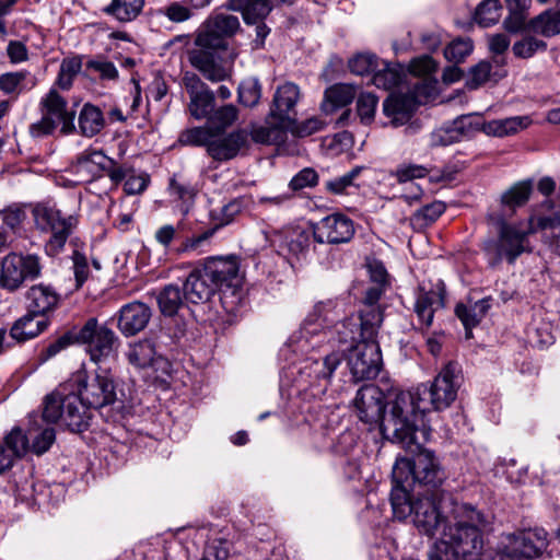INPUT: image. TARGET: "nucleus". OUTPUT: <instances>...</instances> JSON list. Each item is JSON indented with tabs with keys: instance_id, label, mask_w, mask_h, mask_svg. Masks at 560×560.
Masks as SVG:
<instances>
[{
	"instance_id": "3",
	"label": "nucleus",
	"mask_w": 560,
	"mask_h": 560,
	"mask_svg": "<svg viewBox=\"0 0 560 560\" xmlns=\"http://www.w3.org/2000/svg\"><path fill=\"white\" fill-rule=\"evenodd\" d=\"M240 27L238 18L226 13L212 14L200 26L195 46L188 51V60L207 80L221 82L228 77L225 69L219 63L220 52L228 49V39Z\"/></svg>"
},
{
	"instance_id": "16",
	"label": "nucleus",
	"mask_w": 560,
	"mask_h": 560,
	"mask_svg": "<svg viewBox=\"0 0 560 560\" xmlns=\"http://www.w3.org/2000/svg\"><path fill=\"white\" fill-rule=\"evenodd\" d=\"M384 293V287L381 284H372L365 290L363 298V306L359 312L357 319H348L338 326L342 329L362 328L363 334L371 338L377 336L378 328L383 322V313L377 304Z\"/></svg>"
},
{
	"instance_id": "44",
	"label": "nucleus",
	"mask_w": 560,
	"mask_h": 560,
	"mask_svg": "<svg viewBox=\"0 0 560 560\" xmlns=\"http://www.w3.org/2000/svg\"><path fill=\"white\" fill-rule=\"evenodd\" d=\"M525 547L521 532L513 533L504 537L499 547V553L508 560H528Z\"/></svg>"
},
{
	"instance_id": "7",
	"label": "nucleus",
	"mask_w": 560,
	"mask_h": 560,
	"mask_svg": "<svg viewBox=\"0 0 560 560\" xmlns=\"http://www.w3.org/2000/svg\"><path fill=\"white\" fill-rule=\"evenodd\" d=\"M337 332L340 335V342L351 341L348 354V365L355 381L371 380L378 375L382 363V354L376 342V336L369 338L363 334L362 328H348L342 329L337 327Z\"/></svg>"
},
{
	"instance_id": "49",
	"label": "nucleus",
	"mask_w": 560,
	"mask_h": 560,
	"mask_svg": "<svg viewBox=\"0 0 560 560\" xmlns=\"http://www.w3.org/2000/svg\"><path fill=\"white\" fill-rule=\"evenodd\" d=\"M213 135L211 127H194L180 132L178 141L184 145L206 147L208 150Z\"/></svg>"
},
{
	"instance_id": "2",
	"label": "nucleus",
	"mask_w": 560,
	"mask_h": 560,
	"mask_svg": "<svg viewBox=\"0 0 560 560\" xmlns=\"http://www.w3.org/2000/svg\"><path fill=\"white\" fill-rule=\"evenodd\" d=\"M462 381L459 364L448 362L429 386L420 385L413 392L398 393L384 422L385 431L393 432L408 448L428 442L430 428L423 423V415L447 409L456 400Z\"/></svg>"
},
{
	"instance_id": "50",
	"label": "nucleus",
	"mask_w": 560,
	"mask_h": 560,
	"mask_svg": "<svg viewBox=\"0 0 560 560\" xmlns=\"http://www.w3.org/2000/svg\"><path fill=\"white\" fill-rule=\"evenodd\" d=\"M341 363V355L337 352L325 355L322 360L312 361L310 369L318 380L330 381L335 370Z\"/></svg>"
},
{
	"instance_id": "63",
	"label": "nucleus",
	"mask_w": 560,
	"mask_h": 560,
	"mask_svg": "<svg viewBox=\"0 0 560 560\" xmlns=\"http://www.w3.org/2000/svg\"><path fill=\"white\" fill-rule=\"evenodd\" d=\"M547 44L533 36H527L513 45V52L520 58H530L536 51L545 50Z\"/></svg>"
},
{
	"instance_id": "9",
	"label": "nucleus",
	"mask_w": 560,
	"mask_h": 560,
	"mask_svg": "<svg viewBox=\"0 0 560 560\" xmlns=\"http://www.w3.org/2000/svg\"><path fill=\"white\" fill-rule=\"evenodd\" d=\"M32 215L37 230L49 233L50 237L45 244L49 256H56L63 250L65 245L78 224L75 217L63 214L49 203L39 202L32 209Z\"/></svg>"
},
{
	"instance_id": "55",
	"label": "nucleus",
	"mask_w": 560,
	"mask_h": 560,
	"mask_svg": "<svg viewBox=\"0 0 560 560\" xmlns=\"http://www.w3.org/2000/svg\"><path fill=\"white\" fill-rule=\"evenodd\" d=\"M472 42L469 38H457L450 43L444 49V56L448 61L459 63L471 54Z\"/></svg>"
},
{
	"instance_id": "56",
	"label": "nucleus",
	"mask_w": 560,
	"mask_h": 560,
	"mask_svg": "<svg viewBox=\"0 0 560 560\" xmlns=\"http://www.w3.org/2000/svg\"><path fill=\"white\" fill-rule=\"evenodd\" d=\"M378 98L372 93H361L357 100V114L361 122L369 125L374 120Z\"/></svg>"
},
{
	"instance_id": "6",
	"label": "nucleus",
	"mask_w": 560,
	"mask_h": 560,
	"mask_svg": "<svg viewBox=\"0 0 560 560\" xmlns=\"http://www.w3.org/2000/svg\"><path fill=\"white\" fill-rule=\"evenodd\" d=\"M205 276L211 280L214 289L220 292L223 308L235 314L244 301L240 259L234 256L208 257L200 262Z\"/></svg>"
},
{
	"instance_id": "4",
	"label": "nucleus",
	"mask_w": 560,
	"mask_h": 560,
	"mask_svg": "<svg viewBox=\"0 0 560 560\" xmlns=\"http://www.w3.org/2000/svg\"><path fill=\"white\" fill-rule=\"evenodd\" d=\"M487 222L494 228L495 236L485 240L481 249L491 268H497L503 260L514 265L523 254L533 252L529 236L537 233L536 213L526 223H512L504 211H490Z\"/></svg>"
},
{
	"instance_id": "31",
	"label": "nucleus",
	"mask_w": 560,
	"mask_h": 560,
	"mask_svg": "<svg viewBox=\"0 0 560 560\" xmlns=\"http://www.w3.org/2000/svg\"><path fill=\"white\" fill-rule=\"evenodd\" d=\"M289 126L281 125L279 120H273L268 115L266 125L253 126L250 137L253 141L260 144H280L285 141Z\"/></svg>"
},
{
	"instance_id": "42",
	"label": "nucleus",
	"mask_w": 560,
	"mask_h": 560,
	"mask_svg": "<svg viewBox=\"0 0 560 560\" xmlns=\"http://www.w3.org/2000/svg\"><path fill=\"white\" fill-rule=\"evenodd\" d=\"M363 167L355 166L342 176L326 180L324 186L325 190L332 195H349L352 190H357L360 185L357 183V178L362 172Z\"/></svg>"
},
{
	"instance_id": "40",
	"label": "nucleus",
	"mask_w": 560,
	"mask_h": 560,
	"mask_svg": "<svg viewBox=\"0 0 560 560\" xmlns=\"http://www.w3.org/2000/svg\"><path fill=\"white\" fill-rule=\"evenodd\" d=\"M490 308V301L482 299L471 306L458 304L455 308L457 317L462 320L467 330L477 326Z\"/></svg>"
},
{
	"instance_id": "23",
	"label": "nucleus",
	"mask_w": 560,
	"mask_h": 560,
	"mask_svg": "<svg viewBox=\"0 0 560 560\" xmlns=\"http://www.w3.org/2000/svg\"><path fill=\"white\" fill-rule=\"evenodd\" d=\"M151 316V308L147 304L142 302L128 303L119 311L117 327L124 336H135L148 326Z\"/></svg>"
},
{
	"instance_id": "51",
	"label": "nucleus",
	"mask_w": 560,
	"mask_h": 560,
	"mask_svg": "<svg viewBox=\"0 0 560 560\" xmlns=\"http://www.w3.org/2000/svg\"><path fill=\"white\" fill-rule=\"evenodd\" d=\"M237 114V108L234 105L229 104L218 108L217 110L213 109L207 120L212 130L215 129L217 131H224L236 120Z\"/></svg>"
},
{
	"instance_id": "29",
	"label": "nucleus",
	"mask_w": 560,
	"mask_h": 560,
	"mask_svg": "<svg viewBox=\"0 0 560 560\" xmlns=\"http://www.w3.org/2000/svg\"><path fill=\"white\" fill-rule=\"evenodd\" d=\"M534 189L533 179H524L514 183L504 190L500 197L501 208L498 211H504L509 220L513 217L517 208L527 203Z\"/></svg>"
},
{
	"instance_id": "37",
	"label": "nucleus",
	"mask_w": 560,
	"mask_h": 560,
	"mask_svg": "<svg viewBox=\"0 0 560 560\" xmlns=\"http://www.w3.org/2000/svg\"><path fill=\"white\" fill-rule=\"evenodd\" d=\"M529 28L545 37H552L560 34V10H546L532 19Z\"/></svg>"
},
{
	"instance_id": "5",
	"label": "nucleus",
	"mask_w": 560,
	"mask_h": 560,
	"mask_svg": "<svg viewBox=\"0 0 560 560\" xmlns=\"http://www.w3.org/2000/svg\"><path fill=\"white\" fill-rule=\"evenodd\" d=\"M422 442L417 448H406L417 453L413 458H397L392 471L393 488L413 491L412 486L427 487L424 491L441 490L440 486L445 480V472L441 468L434 454L422 450Z\"/></svg>"
},
{
	"instance_id": "54",
	"label": "nucleus",
	"mask_w": 560,
	"mask_h": 560,
	"mask_svg": "<svg viewBox=\"0 0 560 560\" xmlns=\"http://www.w3.org/2000/svg\"><path fill=\"white\" fill-rule=\"evenodd\" d=\"M261 97V85L256 78H248L241 82L238 86V101L247 107L258 104Z\"/></svg>"
},
{
	"instance_id": "10",
	"label": "nucleus",
	"mask_w": 560,
	"mask_h": 560,
	"mask_svg": "<svg viewBox=\"0 0 560 560\" xmlns=\"http://www.w3.org/2000/svg\"><path fill=\"white\" fill-rule=\"evenodd\" d=\"M393 401L394 399L388 402V411H386L383 390L374 384H366L359 388L353 399L354 412L358 419L368 425L369 430L378 428L384 438L393 443L399 444L404 448H408L394 436L393 432L385 431L384 429V422L386 417L390 415V405Z\"/></svg>"
},
{
	"instance_id": "52",
	"label": "nucleus",
	"mask_w": 560,
	"mask_h": 560,
	"mask_svg": "<svg viewBox=\"0 0 560 560\" xmlns=\"http://www.w3.org/2000/svg\"><path fill=\"white\" fill-rule=\"evenodd\" d=\"M81 68L82 61L79 57L65 58L60 65L56 84L63 90L70 89L73 79L80 72Z\"/></svg>"
},
{
	"instance_id": "39",
	"label": "nucleus",
	"mask_w": 560,
	"mask_h": 560,
	"mask_svg": "<svg viewBox=\"0 0 560 560\" xmlns=\"http://www.w3.org/2000/svg\"><path fill=\"white\" fill-rule=\"evenodd\" d=\"M104 127V117L100 108L85 104L79 115V128L83 136L93 137Z\"/></svg>"
},
{
	"instance_id": "32",
	"label": "nucleus",
	"mask_w": 560,
	"mask_h": 560,
	"mask_svg": "<svg viewBox=\"0 0 560 560\" xmlns=\"http://www.w3.org/2000/svg\"><path fill=\"white\" fill-rule=\"evenodd\" d=\"M37 316L40 315L27 311V314L19 318L11 327V337L19 342H23L42 334L47 328L48 323L45 319L36 320Z\"/></svg>"
},
{
	"instance_id": "61",
	"label": "nucleus",
	"mask_w": 560,
	"mask_h": 560,
	"mask_svg": "<svg viewBox=\"0 0 560 560\" xmlns=\"http://www.w3.org/2000/svg\"><path fill=\"white\" fill-rule=\"evenodd\" d=\"M28 434L32 439V445H30V448L37 455H42L47 452L56 439V432L54 428H45L40 432H34L30 430Z\"/></svg>"
},
{
	"instance_id": "28",
	"label": "nucleus",
	"mask_w": 560,
	"mask_h": 560,
	"mask_svg": "<svg viewBox=\"0 0 560 560\" xmlns=\"http://www.w3.org/2000/svg\"><path fill=\"white\" fill-rule=\"evenodd\" d=\"M217 292L211 280L205 276L201 264H198L188 275L184 283V296L187 301L205 303Z\"/></svg>"
},
{
	"instance_id": "12",
	"label": "nucleus",
	"mask_w": 560,
	"mask_h": 560,
	"mask_svg": "<svg viewBox=\"0 0 560 560\" xmlns=\"http://www.w3.org/2000/svg\"><path fill=\"white\" fill-rule=\"evenodd\" d=\"M69 172L81 183L94 182L107 175L114 185L120 184L127 176L125 166L107 156L103 151L88 148L79 153L71 163Z\"/></svg>"
},
{
	"instance_id": "18",
	"label": "nucleus",
	"mask_w": 560,
	"mask_h": 560,
	"mask_svg": "<svg viewBox=\"0 0 560 560\" xmlns=\"http://www.w3.org/2000/svg\"><path fill=\"white\" fill-rule=\"evenodd\" d=\"M353 221L342 213H332L314 225L313 236L320 244H345L354 235Z\"/></svg>"
},
{
	"instance_id": "25",
	"label": "nucleus",
	"mask_w": 560,
	"mask_h": 560,
	"mask_svg": "<svg viewBox=\"0 0 560 560\" xmlns=\"http://www.w3.org/2000/svg\"><path fill=\"white\" fill-rule=\"evenodd\" d=\"M549 213H536L537 232H544L546 244L560 256V206L555 207L551 201L542 205Z\"/></svg>"
},
{
	"instance_id": "34",
	"label": "nucleus",
	"mask_w": 560,
	"mask_h": 560,
	"mask_svg": "<svg viewBox=\"0 0 560 560\" xmlns=\"http://www.w3.org/2000/svg\"><path fill=\"white\" fill-rule=\"evenodd\" d=\"M240 211V203L237 201H232L225 205L222 208L223 219L222 222L215 225L213 229H210L198 236L186 238L180 246L177 248L178 253H190L196 252L202 243L208 241L217 231L219 226L229 224L234 215Z\"/></svg>"
},
{
	"instance_id": "45",
	"label": "nucleus",
	"mask_w": 560,
	"mask_h": 560,
	"mask_svg": "<svg viewBox=\"0 0 560 560\" xmlns=\"http://www.w3.org/2000/svg\"><path fill=\"white\" fill-rule=\"evenodd\" d=\"M159 307L165 316H173L183 305L182 291L178 285L167 284L158 295Z\"/></svg>"
},
{
	"instance_id": "22",
	"label": "nucleus",
	"mask_w": 560,
	"mask_h": 560,
	"mask_svg": "<svg viewBox=\"0 0 560 560\" xmlns=\"http://www.w3.org/2000/svg\"><path fill=\"white\" fill-rule=\"evenodd\" d=\"M247 147L248 133L240 129L221 137L213 135L211 143H209L208 154L214 161L223 162L234 159Z\"/></svg>"
},
{
	"instance_id": "60",
	"label": "nucleus",
	"mask_w": 560,
	"mask_h": 560,
	"mask_svg": "<svg viewBox=\"0 0 560 560\" xmlns=\"http://www.w3.org/2000/svg\"><path fill=\"white\" fill-rule=\"evenodd\" d=\"M85 68L96 72L103 81H116L119 77L116 66L104 57H96L89 60Z\"/></svg>"
},
{
	"instance_id": "11",
	"label": "nucleus",
	"mask_w": 560,
	"mask_h": 560,
	"mask_svg": "<svg viewBox=\"0 0 560 560\" xmlns=\"http://www.w3.org/2000/svg\"><path fill=\"white\" fill-rule=\"evenodd\" d=\"M42 118L30 126L32 137L42 138L51 135L61 125L65 135L75 130V113L56 89H51L39 102Z\"/></svg>"
},
{
	"instance_id": "47",
	"label": "nucleus",
	"mask_w": 560,
	"mask_h": 560,
	"mask_svg": "<svg viewBox=\"0 0 560 560\" xmlns=\"http://www.w3.org/2000/svg\"><path fill=\"white\" fill-rule=\"evenodd\" d=\"M456 129L459 133L460 140L470 139L477 132H485L487 121L483 120L479 114L463 115L454 121Z\"/></svg>"
},
{
	"instance_id": "38",
	"label": "nucleus",
	"mask_w": 560,
	"mask_h": 560,
	"mask_svg": "<svg viewBox=\"0 0 560 560\" xmlns=\"http://www.w3.org/2000/svg\"><path fill=\"white\" fill-rule=\"evenodd\" d=\"M521 535L526 545L525 549L528 560L542 556L549 546L548 533L541 527L521 530Z\"/></svg>"
},
{
	"instance_id": "20",
	"label": "nucleus",
	"mask_w": 560,
	"mask_h": 560,
	"mask_svg": "<svg viewBox=\"0 0 560 560\" xmlns=\"http://www.w3.org/2000/svg\"><path fill=\"white\" fill-rule=\"evenodd\" d=\"M445 306V288L442 281L427 289L420 285L413 304V313L418 318L420 329H429L434 314Z\"/></svg>"
},
{
	"instance_id": "64",
	"label": "nucleus",
	"mask_w": 560,
	"mask_h": 560,
	"mask_svg": "<svg viewBox=\"0 0 560 560\" xmlns=\"http://www.w3.org/2000/svg\"><path fill=\"white\" fill-rule=\"evenodd\" d=\"M460 141L459 133L454 122L450 126L439 128L431 133V144L434 147H446Z\"/></svg>"
},
{
	"instance_id": "17",
	"label": "nucleus",
	"mask_w": 560,
	"mask_h": 560,
	"mask_svg": "<svg viewBox=\"0 0 560 560\" xmlns=\"http://www.w3.org/2000/svg\"><path fill=\"white\" fill-rule=\"evenodd\" d=\"M265 240L281 255L300 256L311 244L310 233L298 226L268 229L264 231Z\"/></svg>"
},
{
	"instance_id": "36",
	"label": "nucleus",
	"mask_w": 560,
	"mask_h": 560,
	"mask_svg": "<svg viewBox=\"0 0 560 560\" xmlns=\"http://www.w3.org/2000/svg\"><path fill=\"white\" fill-rule=\"evenodd\" d=\"M127 358L130 364L140 369L151 366L162 359L156 355L155 347L150 340H141L130 346Z\"/></svg>"
},
{
	"instance_id": "21",
	"label": "nucleus",
	"mask_w": 560,
	"mask_h": 560,
	"mask_svg": "<svg viewBox=\"0 0 560 560\" xmlns=\"http://www.w3.org/2000/svg\"><path fill=\"white\" fill-rule=\"evenodd\" d=\"M300 97L301 92L296 84L285 82L279 85L273 94L270 106V118L290 127L294 122V117L296 116L295 106Z\"/></svg>"
},
{
	"instance_id": "41",
	"label": "nucleus",
	"mask_w": 560,
	"mask_h": 560,
	"mask_svg": "<svg viewBox=\"0 0 560 560\" xmlns=\"http://www.w3.org/2000/svg\"><path fill=\"white\" fill-rule=\"evenodd\" d=\"M144 0H112L105 12L120 22H130L141 12Z\"/></svg>"
},
{
	"instance_id": "35",
	"label": "nucleus",
	"mask_w": 560,
	"mask_h": 560,
	"mask_svg": "<svg viewBox=\"0 0 560 560\" xmlns=\"http://www.w3.org/2000/svg\"><path fill=\"white\" fill-rule=\"evenodd\" d=\"M530 120L527 116H514L487 121L485 133L493 137H505L525 129Z\"/></svg>"
},
{
	"instance_id": "46",
	"label": "nucleus",
	"mask_w": 560,
	"mask_h": 560,
	"mask_svg": "<svg viewBox=\"0 0 560 560\" xmlns=\"http://www.w3.org/2000/svg\"><path fill=\"white\" fill-rule=\"evenodd\" d=\"M446 210L443 201L435 200L419 208L410 218L411 223L418 228H427L434 223Z\"/></svg>"
},
{
	"instance_id": "43",
	"label": "nucleus",
	"mask_w": 560,
	"mask_h": 560,
	"mask_svg": "<svg viewBox=\"0 0 560 560\" xmlns=\"http://www.w3.org/2000/svg\"><path fill=\"white\" fill-rule=\"evenodd\" d=\"M377 65L372 75V83L384 90L397 86L401 80L399 69L385 60H378Z\"/></svg>"
},
{
	"instance_id": "13",
	"label": "nucleus",
	"mask_w": 560,
	"mask_h": 560,
	"mask_svg": "<svg viewBox=\"0 0 560 560\" xmlns=\"http://www.w3.org/2000/svg\"><path fill=\"white\" fill-rule=\"evenodd\" d=\"M70 387L94 409L112 405L116 400V385L109 370L98 368L93 374L75 373L68 381Z\"/></svg>"
},
{
	"instance_id": "57",
	"label": "nucleus",
	"mask_w": 560,
	"mask_h": 560,
	"mask_svg": "<svg viewBox=\"0 0 560 560\" xmlns=\"http://www.w3.org/2000/svg\"><path fill=\"white\" fill-rule=\"evenodd\" d=\"M160 13L173 23H184L190 20L195 12L182 1H173L160 9Z\"/></svg>"
},
{
	"instance_id": "30",
	"label": "nucleus",
	"mask_w": 560,
	"mask_h": 560,
	"mask_svg": "<svg viewBox=\"0 0 560 560\" xmlns=\"http://www.w3.org/2000/svg\"><path fill=\"white\" fill-rule=\"evenodd\" d=\"M357 95V88L348 83H337L326 89L322 110L331 114L339 107L350 104Z\"/></svg>"
},
{
	"instance_id": "8",
	"label": "nucleus",
	"mask_w": 560,
	"mask_h": 560,
	"mask_svg": "<svg viewBox=\"0 0 560 560\" xmlns=\"http://www.w3.org/2000/svg\"><path fill=\"white\" fill-rule=\"evenodd\" d=\"M335 306L336 304L331 300L314 305L300 329L290 337V343L294 347V351L308 353L331 340L334 330L330 325L335 322V316H332Z\"/></svg>"
},
{
	"instance_id": "59",
	"label": "nucleus",
	"mask_w": 560,
	"mask_h": 560,
	"mask_svg": "<svg viewBox=\"0 0 560 560\" xmlns=\"http://www.w3.org/2000/svg\"><path fill=\"white\" fill-rule=\"evenodd\" d=\"M28 436L21 429H13L4 440V447L14 456H23L30 448Z\"/></svg>"
},
{
	"instance_id": "15",
	"label": "nucleus",
	"mask_w": 560,
	"mask_h": 560,
	"mask_svg": "<svg viewBox=\"0 0 560 560\" xmlns=\"http://www.w3.org/2000/svg\"><path fill=\"white\" fill-rule=\"evenodd\" d=\"M75 341L86 345L91 360L98 363L114 353L118 337L109 327L98 324L96 318L91 317L75 332Z\"/></svg>"
},
{
	"instance_id": "26",
	"label": "nucleus",
	"mask_w": 560,
	"mask_h": 560,
	"mask_svg": "<svg viewBox=\"0 0 560 560\" xmlns=\"http://www.w3.org/2000/svg\"><path fill=\"white\" fill-rule=\"evenodd\" d=\"M59 300L60 295L56 290L44 283L32 285L25 293L27 311L42 316L52 312L58 306Z\"/></svg>"
},
{
	"instance_id": "33",
	"label": "nucleus",
	"mask_w": 560,
	"mask_h": 560,
	"mask_svg": "<svg viewBox=\"0 0 560 560\" xmlns=\"http://www.w3.org/2000/svg\"><path fill=\"white\" fill-rule=\"evenodd\" d=\"M69 388L70 386L67 381L60 384L52 393L45 396L43 401V419L46 422L56 423L59 420L62 421Z\"/></svg>"
},
{
	"instance_id": "62",
	"label": "nucleus",
	"mask_w": 560,
	"mask_h": 560,
	"mask_svg": "<svg viewBox=\"0 0 560 560\" xmlns=\"http://www.w3.org/2000/svg\"><path fill=\"white\" fill-rule=\"evenodd\" d=\"M491 77V63L482 60L474 66L469 71L466 86L469 90H476L485 84Z\"/></svg>"
},
{
	"instance_id": "14",
	"label": "nucleus",
	"mask_w": 560,
	"mask_h": 560,
	"mask_svg": "<svg viewBox=\"0 0 560 560\" xmlns=\"http://www.w3.org/2000/svg\"><path fill=\"white\" fill-rule=\"evenodd\" d=\"M40 275L42 264L37 255L11 253L1 261L0 287L14 292L24 281H33Z\"/></svg>"
},
{
	"instance_id": "27",
	"label": "nucleus",
	"mask_w": 560,
	"mask_h": 560,
	"mask_svg": "<svg viewBox=\"0 0 560 560\" xmlns=\"http://www.w3.org/2000/svg\"><path fill=\"white\" fill-rule=\"evenodd\" d=\"M294 0H230L228 8L242 13L246 24L267 18L273 7L292 4Z\"/></svg>"
},
{
	"instance_id": "24",
	"label": "nucleus",
	"mask_w": 560,
	"mask_h": 560,
	"mask_svg": "<svg viewBox=\"0 0 560 560\" xmlns=\"http://www.w3.org/2000/svg\"><path fill=\"white\" fill-rule=\"evenodd\" d=\"M77 393L75 389L70 387L66 399V408L62 413V423L72 432H82L89 427L91 419L90 409Z\"/></svg>"
},
{
	"instance_id": "1",
	"label": "nucleus",
	"mask_w": 560,
	"mask_h": 560,
	"mask_svg": "<svg viewBox=\"0 0 560 560\" xmlns=\"http://www.w3.org/2000/svg\"><path fill=\"white\" fill-rule=\"evenodd\" d=\"M390 504L397 520L412 516L421 533L434 536L441 529L442 539L434 545L440 560H470L483 549L486 516L470 504L456 502L443 490L411 495L408 489L392 488Z\"/></svg>"
},
{
	"instance_id": "53",
	"label": "nucleus",
	"mask_w": 560,
	"mask_h": 560,
	"mask_svg": "<svg viewBox=\"0 0 560 560\" xmlns=\"http://www.w3.org/2000/svg\"><path fill=\"white\" fill-rule=\"evenodd\" d=\"M430 173V168L425 165L404 163L396 167L392 175L398 184L415 183V179L424 178Z\"/></svg>"
},
{
	"instance_id": "48",
	"label": "nucleus",
	"mask_w": 560,
	"mask_h": 560,
	"mask_svg": "<svg viewBox=\"0 0 560 560\" xmlns=\"http://www.w3.org/2000/svg\"><path fill=\"white\" fill-rule=\"evenodd\" d=\"M502 7L498 0H485L476 9L475 21L482 27H489L499 22Z\"/></svg>"
},
{
	"instance_id": "19",
	"label": "nucleus",
	"mask_w": 560,
	"mask_h": 560,
	"mask_svg": "<svg viewBox=\"0 0 560 560\" xmlns=\"http://www.w3.org/2000/svg\"><path fill=\"white\" fill-rule=\"evenodd\" d=\"M183 84L189 95V114L197 120L208 119L215 106L213 91L192 72L185 73Z\"/></svg>"
},
{
	"instance_id": "58",
	"label": "nucleus",
	"mask_w": 560,
	"mask_h": 560,
	"mask_svg": "<svg viewBox=\"0 0 560 560\" xmlns=\"http://www.w3.org/2000/svg\"><path fill=\"white\" fill-rule=\"evenodd\" d=\"M378 58L373 54H358L349 60V69L357 75L373 73L377 68Z\"/></svg>"
}]
</instances>
